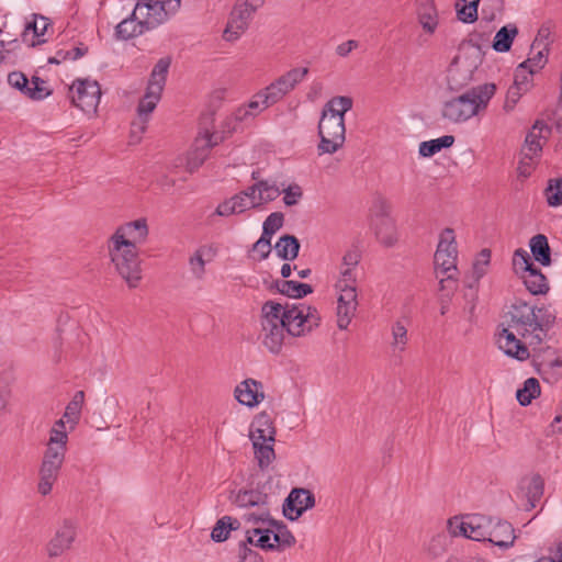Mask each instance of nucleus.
<instances>
[{
	"label": "nucleus",
	"instance_id": "1",
	"mask_svg": "<svg viewBox=\"0 0 562 562\" xmlns=\"http://www.w3.org/2000/svg\"><path fill=\"white\" fill-rule=\"evenodd\" d=\"M509 321L498 335V345L504 352L517 360L529 358L530 346H540V334L536 329V306L516 299L508 311Z\"/></svg>",
	"mask_w": 562,
	"mask_h": 562
},
{
	"label": "nucleus",
	"instance_id": "2",
	"mask_svg": "<svg viewBox=\"0 0 562 562\" xmlns=\"http://www.w3.org/2000/svg\"><path fill=\"white\" fill-rule=\"evenodd\" d=\"M353 101L350 97H334L322 111L318 122V155L334 154L345 143V113L351 110Z\"/></svg>",
	"mask_w": 562,
	"mask_h": 562
},
{
	"label": "nucleus",
	"instance_id": "3",
	"mask_svg": "<svg viewBox=\"0 0 562 562\" xmlns=\"http://www.w3.org/2000/svg\"><path fill=\"white\" fill-rule=\"evenodd\" d=\"M496 92V86L491 82L468 89L442 103L441 116L451 123H463L487 108Z\"/></svg>",
	"mask_w": 562,
	"mask_h": 562
},
{
	"label": "nucleus",
	"instance_id": "4",
	"mask_svg": "<svg viewBox=\"0 0 562 562\" xmlns=\"http://www.w3.org/2000/svg\"><path fill=\"white\" fill-rule=\"evenodd\" d=\"M68 435L57 428L50 429L49 440L40 468L38 492L42 495L50 493L58 477L67 451Z\"/></svg>",
	"mask_w": 562,
	"mask_h": 562
},
{
	"label": "nucleus",
	"instance_id": "5",
	"mask_svg": "<svg viewBox=\"0 0 562 562\" xmlns=\"http://www.w3.org/2000/svg\"><path fill=\"white\" fill-rule=\"evenodd\" d=\"M170 65L171 58L164 57L156 63L151 70L146 92L137 106V113L140 120V133L146 130L145 124L148 121V115L156 109L157 103L161 98Z\"/></svg>",
	"mask_w": 562,
	"mask_h": 562
},
{
	"label": "nucleus",
	"instance_id": "6",
	"mask_svg": "<svg viewBox=\"0 0 562 562\" xmlns=\"http://www.w3.org/2000/svg\"><path fill=\"white\" fill-rule=\"evenodd\" d=\"M111 261L127 285L136 288L142 279L138 248L128 241H109Z\"/></svg>",
	"mask_w": 562,
	"mask_h": 562
},
{
	"label": "nucleus",
	"instance_id": "7",
	"mask_svg": "<svg viewBox=\"0 0 562 562\" xmlns=\"http://www.w3.org/2000/svg\"><path fill=\"white\" fill-rule=\"evenodd\" d=\"M469 44L475 49L474 61L468 63V58L456 56L447 71L448 88L451 91H460L467 87L473 79L474 70L483 60V50L480 43L474 38L469 40Z\"/></svg>",
	"mask_w": 562,
	"mask_h": 562
},
{
	"label": "nucleus",
	"instance_id": "8",
	"mask_svg": "<svg viewBox=\"0 0 562 562\" xmlns=\"http://www.w3.org/2000/svg\"><path fill=\"white\" fill-rule=\"evenodd\" d=\"M372 228L378 240L385 247H393L397 241L396 226L391 214L390 203L379 198L372 209Z\"/></svg>",
	"mask_w": 562,
	"mask_h": 562
},
{
	"label": "nucleus",
	"instance_id": "9",
	"mask_svg": "<svg viewBox=\"0 0 562 562\" xmlns=\"http://www.w3.org/2000/svg\"><path fill=\"white\" fill-rule=\"evenodd\" d=\"M100 98L101 88L95 80L76 79L69 87V99L72 105L86 113L95 112Z\"/></svg>",
	"mask_w": 562,
	"mask_h": 562
},
{
	"label": "nucleus",
	"instance_id": "10",
	"mask_svg": "<svg viewBox=\"0 0 562 562\" xmlns=\"http://www.w3.org/2000/svg\"><path fill=\"white\" fill-rule=\"evenodd\" d=\"M77 529L78 524L76 520L70 518L64 519L46 544L48 558H58L70 550L77 538Z\"/></svg>",
	"mask_w": 562,
	"mask_h": 562
},
{
	"label": "nucleus",
	"instance_id": "11",
	"mask_svg": "<svg viewBox=\"0 0 562 562\" xmlns=\"http://www.w3.org/2000/svg\"><path fill=\"white\" fill-rule=\"evenodd\" d=\"M9 85L34 101H41L52 94L45 80L33 76L31 80L21 71H12L8 76Z\"/></svg>",
	"mask_w": 562,
	"mask_h": 562
},
{
	"label": "nucleus",
	"instance_id": "12",
	"mask_svg": "<svg viewBox=\"0 0 562 562\" xmlns=\"http://www.w3.org/2000/svg\"><path fill=\"white\" fill-rule=\"evenodd\" d=\"M271 488L270 479L265 482H258L256 487L239 490L236 494L231 492L229 499L238 507H258L265 508L269 504L268 490Z\"/></svg>",
	"mask_w": 562,
	"mask_h": 562
},
{
	"label": "nucleus",
	"instance_id": "13",
	"mask_svg": "<svg viewBox=\"0 0 562 562\" xmlns=\"http://www.w3.org/2000/svg\"><path fill=\"white\" fill-rule=\"evenodd\" d=\"M314 506V494L306 488L295 487L284 501L283 514L289 520H296L305 510Z\"/></svg>",
	"mask_w": 562,
	"mask_h": 562
},
{
	"label": "nucleus",
	"instance_id": "14",
	"mask_svg": "<svg viewBox=\"0 0 562 562\" xmlns=\"http://www.w3.org/2000/svg\"><path fill=\"white\" fill-rule=\"evenodd\" d=\"M148 233L147 221L142 217L120 225L111 236L110 241H128L137 247L146 241Z\"/></svg>",
	"mask_w": 562,
	"mask_h": 562
},
{
	"label": "nucleus",
	"instance_id": "15",
	"mask_svg": "<svg viewBox=\"0 0 562 562\" xmlns=\"http://www.w3.org/2000/svg\"><path fill=\"white\" fill-rule=\"evenodd\" d=\"M139 14L144 16V24L147 30H151L168 20L166 3L159 0H139L133 11V16Z\"/></svg>",
	"mask_w": 562,
	"mask_h": 562
},
{
	"label": "nucleus",
	"instance_id": "16",
	"mask_svg": "<svg viewBox=\"0 0 562 562\" xmlns=\"http://www.w3.org/2000/svg\"><path fill=\"white\" fill-rule=\"evenodd\" d=\"M220 144V139L211 140L205 137H195L191 149L186 158V169L188 172H195L207 159L211 149Z\"/></svg>",
	"mask_w": 562,
	"mask_h": 562
},
{
	"label": "nucleus",
	"instance_id": "17",
	"mask_svg": "<svg viewBox=\"0 0 562 562\" xmlns=\"http://www.w3.org/2000/svg\"><path fill=\"white\" fill-rule=\"evenodd\" d=\"M236 400L248 407L258 405L263 398V385L255 379H246L235 389Z\"/></svg>",
	"mask_w": 562,
	"mask_h": 562
},
{
	"label": "nucleus",
	"instance_id": "18",
	"mask_svg": "<svg viewBox=\"0 0 562 562\" xmlns=\"http://www.w3.org/2000/svg\"><path fill=\"white\" fill-rule=\"evenodd\" d=\"M551 130L542 121H536L530 132L527 134L524 146V154L527 158L537 156L542 150V139H547Z\"/></svg>",
	"mask_w": 562,
	"mask_h": 562
},
{
	"label": "nucleus",
	"instance_id": "19",
	"mask_svg": "<svg viewBox=\"0 0 562 562\" xmlns=\"http://www.w3.org/2000/svg\"><path fill=\"white\" fill-rule=\"evenodd\" d=\"M276 428L273 422L267 413H260L254 419L250 427V440L252 441H276Z\"/></svg>",
	"mask_w": 562,
	"mask_h": 562
},
{
	"label": "nucleus",
	"instance_id": "20",
	"mask_svg": "<svg viewBox=\"0 0 562 562\" xmlns=\"http://www.w3.org/2000/svg\"><path fill=\"white\" fill-rule=\"evenodd\" d=\"M490 533L487 541L494 546L508 548L514 543V528L506 520L493 518V527H491Z\"/></svg>",
	"mask_w": 562,
	"mask_h": 562
},
{
	"label": "nucleus",
	"instance_id": "21",
	"mask_svg": "<svg viewBox=\"0 0 562 562\" xmlns=\"http://www.w3.org/2000/svg\"><path fill=\"white\" fill-rule=\"evenodd\" d=\"M467 526L469 528L468 539L487 541L491 527H493V517L473 514L467 517Z\"/></svg>",
	"mask_w": 562,
	"mask_h": 562
},
{
	"label": "nucleus",
	"instance_id": "22",
	"mask_svg": "<svg viewBox=\"0 0 562 562\" xmlns=\"http://www.w3.org/2000/svg\"><path fill=\"white\" fill-rule=\"evenodd\" d=\"M286 331L284 324L261 325L260 337L263 346L272 353H279L283 346L284 333Z\"/></svg>",
	"mask_w": 562,
	"mask_h": 562
},
{
	"label": "nucleus",
	"instance_id": "23",
	"mask_svg": "<svg viewBox=\"0 0 562 562\" xmlns=\"http://www.w3.org/2000/svg\"><path fill=\"white\" fill-rule=\"evenodd\" d=\"M304 310V304L292 306L285 305V314H283V319L285 329L289 335L301 336L306 333V326L303 316Z\"/></svg>",
	"mask_w": 562,
	"mask_h": 562
},
{
	"label": "nucleus",
	"instance_id": "24",
	"mask_svg": "<svg viewBox=\"0 0 562 562\" xmlns=\"http://www.w3.org/2000/svg\"><path fill=\"white\" fill-rule=\"evenodd\" d=\"M417 18L423 30L434 34L438 26V11L434 0H417Z\"/></svg>",
	"mask_w": 562,
	"mask_h": 562
},
{
	"label": "nucleus",
	"instance_id": "25",
	"mask_svg": "<svg viewBox=\"0 0 562 562\" xmlns=\"http://www.w3.org/2000/svg\"><path fill=\"white\" fill-rule=\"evenodd\" d=\"M139 14L133 16V13L120 22L115 27V35L120 40L127 41L130 38L142 35L147 30V26L144 24V20H138Z\"/></svg>",
	"mask_w": 562,
	"mask_h": 562
},
{
	"label": "nucleus",
	"instance_id": "26",
	"mask_svg": "<svg viewBox=\"0 0 562 562\" xmlns=\"http://www.w3.org/2000/svg\"><path fill=\"white\" fill-rule=\"evenodd\" d=\"M521 278L526 289L533 295L546 294L549 291L548 280L537 267L521 274Z\"/></svg>",
	"mask_w": 562,
	"mask_h": 562
},
{
	"label": "nucleus",
	"instance_id": "27",
	"mask_svg": "<svg viewBox=\"0 0 562 562\" xmlns=\"http://www.w3.org/2000/svg\"><path fill=\"white\" fill-rule=\"evenodd\" d=\"M529 247L532 254V257L540 265L547 267L551 265V248L548 243V238L543 234H538L531 237L529 241Z\"/></svg>",
	"mask_w": 562,
	"mask_h": 562
},
{
	"label": "nucleus",
	"instance_id": "28",
	"mask_svg": "<svg viewBox=\"0 0 562 562\" xmlns=\"http://www.w3.org/2000/svg\"><path fill=\"white\" fill-rule=\"evenodd\" d=\"M300 241L294 235L285 234L274 245L277 255L286 261H292L299 256Z\"/></svg>",
	"mask_w": 562,
	"mask_h": 562
},
{
	"label": "nucleus",
	"instance_id": "29",
	"mask_svg": "<svg viewBox=\"0 0 562 562\" xmlns=\"http://www.w3.org/2000/svg\"><path fill=\"white\" fill-rule=\"evenodd\" d=\"M518 34V29L514 24L501 27L493 40L492 47L498 53H507L510 50L513 42Z\"/></svg>",
	"mask_w": 562,
	"mask_h": 562
},
{
	"label": "nucleus",
	"instance_id": "30",
	"mask_svg": "<svg viewBox=\"0 0 562 562\" xmlns=\"http://www.w3.org/2000/svg\"><path fill=\"white\" fill-rule=\"evenodd\" d=\"M274 286L281 294L292 299H302L313 293V288L311 284L301 283L293 280H284L281 282L276 281Z\"/></svg>",
	"mask_w": 562,
	"mask_h": 562
},
{
	"label": "nucleus",
	"instance_id": "31",
	"mask_svg": "<svg viewBox=\"0 0 562 562\" xmlns=\"http://www.w3.org/2000/svg\"><path fill=\"white\" fill-rule=\"evenodd\" d=\"M271 536L273 537V529L254 528L252 530H247L244 541L265 550H273L276 542L271 541Z\"/></svg>",
	"mask_w": 562,
	"mask_h": 562
},
{
	"label": "nucleus",
	"instance_id": "32",
	"mask_svg": "<svg viewBox=\"0 0 562 562\" xmlns=\"http://www.w3.org/2000/svg\"><path fill=\"white\" fill-rule=\"evenodd\" d=\"M308 74L307 68H293L279 77L273 82L278 88L283 92L284 95H286L289 92H291L295 86L301 82L305 76Z\"/></svg>",
	"mask_w": 562,
	"mask_h": 562
},
{
	"label": "nucleus",
	"instance_id": "33",
	"mask_svg": "<svg viewBox=\"0 0 562 562\" xmlns=\"http://www.w3.org/2000/svg\"><path fill=\"white\" fill-rule=\"evenodd\" d=\"M240 527V521L231 516H223L220 518L212 529L211 538L215 542L225 541L232 530H237Z\"/></svg>",
	"mask_w": 562,
	"mask_h": 562
},
{
	"label": "nucleus",
	"instance_id": "34",
	"mask_svg": "<svg viewBox=\"0 0 562 562\" xmlns=\"http://www.w3.org/2000/svg\"><path fill=\"white\" fill-rule=\"evenodd\" d=\"M285 306L274 301H267L261 307V325L284 324Z\"/></svg>",
	"mask_w": 562,
	"mask_h": 562
},
{
	"label": "nucleus",
	"instance_id": "35",
	"mask_svg": "<svg viewBox=\"0 0 562 562\" xmlns=\"http://www.w3.org/2000/svg\"><path fill=\"white\" fill-rule=\"evenodd\" d=\"M454 143V136L443 135L439 138L422 142L419 145V155L422 157H432L443 148H449Z\"/></svg>",
	"mask_w": 562,
	"mask_h": 562
},
{
	"label": "nucleus",
	"instance_id": "36",
	"mask_svg": "<svg viewBox=\"0 0 562 562\" xmlns=\"http://www.w3.org/2000/svg\"><path fill=\"white\" fill-rule=\"evenodd\" d=\"M554 323L555 314L548 306L536 307V329L540 334L541 342Z\"/></svg>",
	"mask_w": 562,
	"mask_h": 562
},
{
	"label": "nucleus",
	"instance_id": "37",
	"mask_svg": "<svg viewBox=\"0 0 562 562\" xmlns=\"http://www.w3.org/2000/svg\"><path fill=\"white\" fill-rule=\"evenodd\" d=\"M255 457L258 461V467L261 470L267 469L276 459L273 442L269 441H252Z\"/></svg>",
	"mask_w": 562,
	"mask_h": 562
},
{
	"label": "nucleus",
	"instance_id": "38",
	"mask_svg": "<svg viewBox=\"0 0 562 562\" xmlns=\"http://www.w3.org/2000/svg\"><path fill=\"white\" fill-rule=\"evenodd\" d=\"M540 392L539 381L536 378H529L524 382V386L517 390L516 397L521 406H527L540 395Z\"/></svg>",
	"mask_w": 562,
	"mask_h": 562
},
{
	"label": "nucleus",
	"instance_id": "39",
	"mask_svg": "<svg viewBox=\"0 0 562 562\" xmlns=\"http://www.w3.org/2000/svg\"><path fill=\"white\" fill-rule=\"evenodd\" d=\"M544 491V480L543 477L536 473L530 477L529 484L527 486L526 496L528 501L527 510H530L536 507L537 503L543 495Z\"/></svg>",
	"mask_w": 562,
	"mask_h": 562
},
{
	"label": "nucleus",
	"instance_id": "40",
	"mask_svg": "<svg viewBox=\"0 0 562 562\" xmlns=\"http://www.w3.org/2000/svg\"><path fill=\"white\" fill-rule=\"evenodd\" d=\"M490 260L491 250L487 248L482 249L473 262L472 277L467 283L469 288H474L481 278L486 273V267L490 265Z\"/></svg>",
	"mask_w": 562,
	"mask_h": 562
},
{
	"label": "nucleus",
	"instance_id": "41",
	"mask_svg": "<svg viewBox=\"0 0 562 562\" xmlns=\"http://www.w3.org/2000/svg\"><path fill=\"white\" fill-rule=\"evenodd\" d=\"M273 528V541L278 548H290L295 543V538L283 521L270 520Z\"/></svg>",
	"mask_w": 562,
	"mask_h": 562
},
{
	"label": "nucleus",
	"instance_id": "42",
	"mask_svg": "<svg viewBox=\"0 0 562 562\" xmlns=\"http://www.w3.org/2000/svg\"><path fill=\"white\" fill-rule=\"evenodd\" d=\"M457 256L458 250L452 252H443V250H436L434 262L436 270H440L442 274H450V271L457 272Z\"/></svg>",
	"mask_w": 562,
	"mask_h": 562
},
{
	"label": "nucleus",
	"instance_id": "43",
	"mask_svg": "<svg viewBox=\"0 0 562 562\" xmlns=\"http://www.w3.org/2000/svg\"><path fill=\"white\" fill-rule=\"evenodd\" d=\"M463 4L457 2V16L463 23H473L477 20V7L480 0H462Z\"/></svg>",
	"mask_w": 562,
	"mask_h": 562
},
{
	"label": "nucleus",
	"instance_id": "44",
	"mask_svg": "<svg viewBox=\"0 0 562 562\" xmlns=\"http://www.w3.org/2000/svg\"><path fill=\"white\" fill-rule=\"evenodd\" d=\"M257 187L259 188L257 207L274 201L281 193L279 187L269 181H258Z\"/></svg>",
	"mask_w": 562,
	"mask_h": 562
},
{
	"label": "nucleus",
	"instance_id": "45",
	"mask_svg": "<svg viewBox=\"0 0 562 562\" xmlns=\"http://www.w3.org/2000/svg\"><path fill=\"white\" fill-rule=\"evenodd\" d=\"M535 72V69L519 64L514 72L513 85L520 88V90L528 92L532 87V76Z\"/></svg>",
	"mask_w": 562,
	"mask_h": 562
},
{
	"label": "nucleus",
	"instance_id": "46",
	"mask_svg": "<svg viewBox=\"0 0 562 562\" xmlns=\"http://www.w3.org/2000/svg\"><path fill=\"white\" fill-rule=\"evenodd\" d=\"M349 302L340 296L337 299V326L339 329H347L353 318L357 308H348Z\"/></svg>",
	"mask_w": 562,
	"mask_h": 562
},
{
	"label": "nucleus",
	"instance_id": "47",
	"mask_svg": "<svg viewBox=\"0 0 562 562\" xmlns=\"http://www.w3.org/2000/svg\"><path fill=\"white\" fill-rule=\"evenodd\" d=\"M214 128V113L213 112H206L203 113L199 120V133L196 137H205L211 140H215L216 138L220 139V143L222 142V137L216 135L213 132Z\"/></svg>",
	"mask_w": 562,
	"mask_h": 562
},
{
	"label": "nucleus",
	"instance_id": "48",
	"mask_svg": "<svg viewBox=\"0 0 562 562\" xmlns=\"http://www.w3.org/2000/svg\"><path fill=\"white\" fill-rule=\"evenodd\" d=\"M284 97L283 92L276 86L274 82L270 83L265 90L257 93V98L261 99L262 102V109H267L280 100H282Z\"/></svg>",
	"mask_w": 562,
	"mask_h": 562
},
{
	"label": "nucleus",
	"instance_id": "49",
	"mask_svg": "<svg viewBox=\"0 0 562 562\" xmlns=\"http://www.w3.org/2000/svg\"><path fill=\"white\" fill-rule=\"evenodd\" d=\"M513 267L516 273L524 274L536 266L529 254L525 249L518 248L513 256Z\"/></svg>",
	"mask_w": 562,
	"mask_h": 562
},
{
	"label": "nucleus",
	"instance_id": "50",
	"mask_svg": "<svg viewBox=\"0 0 562 562\" xmlns=\"http://www.w3.org/2000/svg\"><path fill=\"white\" fill-rule=\"evenodd\" d=\"M544 193L550 206L562 205V177L549 180V184Z\"/></svg>",
	"mask_w": 562,
	"mask_h": 562
},
{
	"label": "nucleus",
	"instance_id": "51",
	"mask_svg": "<svg viewBox=\"0 0 562 562\" xmlns=\"http://www.w3.org/2000/svg\"><path fill=\"white\" fill-rule=\"evenodd\" d=\"M247 27L248 22L231 15V19L224 31V38L229 42L235 41L240 36L241 33L245 32Z\"/></svg>",
	"mask_w": 562,
	"mask_h": 562
},
{
	"label": "nucleus",
	"instance_id": "52",
	"mask_svg": "<svg viewBox=\"0 0 562 562\" xmlns=\"http://www.w3.org/2000/svg\"><path fill=\"white\" fill-rule=\"evenodd\" d=\"M257 8L258 3L244 1L241 3H237L234 7L231 15L249 23V20L251 19V15L254 14Z\"/></svg>",
	"mask_w": 562,
	"mask_h": 562
},
{
	"label": "nucleus",
	"instance_id": "53",
	"mask_svg": "<svg viewBox=\"0 0 562 562\" xmlns=\"http://www.w3.org/2000/svg\"><path fill=\"white\" fill-rule=\"evenodd\" d=\"M443 250V252H454L457 250L456 237L452 228H445L439 238L437 250Z\"/></svg>",
	"mask_w": 562,
	"mask_h": 562
},
{
	"label": "nucleus",
	"instance_id": "54",
	"mask_svg": "<svg viewBox=\"0 0 562 562\" xmlns=\"http://www.w3.org/2000/svg\"><path fill=\"white\" fill-rule=\"evenodd\" d=\"M35 19L32 23H29L26 25V31H32L34 36L40 38L41 36H43L46 31H47V27L50 25L49 23V20L45 16H37V15H34ZM45 40H37V44H41V43H44Z\"/></svg>",
	"mask_w": 562,
	"mask_h": 562
},
{
	"label": "nucleus",
	"instance_id": "55",
	"mask_svg": "<svg viewBox=\"0 0 562 562\" xmlns=\"http://www.w3.org/2000/svg\"><path fill=\"white\" fill-rule=\"evenodd\" d=\"M393 342L392 346L398 347L400 350H404L405 345L408 341L407 329L402 322H396L392 326Z\"/></svg>",
	"mask_w": 562,
	"mask_h": 562
},
{
	"label": "nucleus",
	"instance_id": "56",
	"mask_svg": "<svg viewBox=\"0 0 562 562\" xmlns=\"http://www.w3.org/2000/svg\"><path fill=\"white\" fill-rule=\"evenodd\" d=\"M548 47L541 46L540 49L535 53L531 57H529L527 60L522 61L521 64L525 65L528 68H532L535 70L541 69L547 64V55H548Z\"/></svg>",
	"mask_w": 562,
	"mask_h": 562
},
{
	"label": "nucleus",
	"instance_id": "57",
	"mask_svg": "<svg viewBox=\"0 0 562 562\" xmlns=\"http://www.w3.org/2000/svg\"><path fill=\"white\" fill-rule=\"evenodd\" d=\"M525 93L526 91H522L520 90V88L516 87L515 85H512L506 93L504 110L506 112L514 110L515 105Z\"/></svg>",
	"mask_w": 562,
	"mask_h": 562
},
{
	"label": "nucleus",
	"instance_id": "58",
	"mask_svg": "<svg viewBox=\"0 0 562 562\" xmlns=\"http://www.w3.org/2000/svg\"><path fill=\"white\" fill-rule=\"evenodd\" d=\"M282 191L284 193L283 202L286 206L296 205L303 195L302 189L299 184H291Z\"/></svg>",
	"mask_w": 562,
	"mask_h": 562
},
{
	"label": "nucleus",
	"instance_id": "59",
	"mask_svg": "<svg viewBox=\"0 0 562 562\" xmlns=\"http://www.w3.org/2000/svg\"><path fill=\"white\" fill-rule=\"evenodd\" d=\"M246 541L239 542L238 555L240 562H262V558L248 547Z\"/></svg>",
	"mask_w": 562,
	"mask_h": 562
},
{
	"label": "nucleus",
	"instance_id": "60",
	"mask_svg": "<svg viewBox=\"0 0 562 562\" xmlns=\"http://www.w3.org/2000/svg\"><path fill=\"white\" fill-rule=\"evenodd\" d=\"M284 215L281 212L271 213L263 222L262 228L268 229L267 232H273L274 234L283 226Z\"/></svg>",
	"mask_w": 562,
	"mask_h": 562
},
{
	"label": "nucleus",
	"instance_id": "61",
	"mask_svg": "<svg viewBox=\"0 0 562 562\" xmlns=\"http://www.w3.org/2000/svg\"><path fill=\"white\" fill-rule=\"evenodd\" d=\"M229 199L237 214L243 213L249 209H257L256 201H248L245 196L240 194V192L236 193Z\"/></svg>",
	"mask_w": 562,
	"mask_h": 562
},
{
	"label": "nucleus",
	"instance_id": "62",
	"mask_svg": "<svg viewBox=\"0 0 562 562\" xmlns=\"http://www.w3.org/2000/svg\"><path fill=\"white\" fill-rule=\"evenodd\" d=\"M304 322L306 326V331H311L313 328L317 327L321 322V316L318 311L314 306H305L303 312Z\"/></svg>",
	"mask_w": 562,
	"mask_h": 562
},
{
	"label": "nucleus",
	"instance_id": "63",
	"mask_svg": "<svg viewBox=\"0 0 562 562\" xmlns=\"http://www.w3.org/2000/svg\"><path fill=\"white\" fill-rule=\"evenodd\" d=\"M448 528H449L450 533L453 537L462 536V537L468 538V536H469V528L467 526V520H464V521L459 520L458 517L450 518L448 520Z\"/></svg>",
	"mask_w": 562,
	"mask_h": 562
},
{
	"label": "nucleus",
	"instance_id": "64",
	"mask_svg": "<svg viewBox=\"0 0 562 562\" xmlns=\"http://www.w3.org/2000/svg\"><path fill=\"white\" fill-rule=\"evenodd\" d=\"M190 268L195 278L201 279L205 272V261L200 250H196L189 260Z\"/></svg>",
	"mask_w": 562,
	"mask_h": 562
}]
</instances>
